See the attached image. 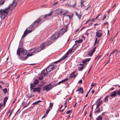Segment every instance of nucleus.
<instances>
[{"label":"nucleus","mask_w":120,"mask_h":120,"mask_svg":"<svg viewBox=\"0 0 120 120\" xmlns=\"http://www.w3.org/2000/svg\"><path fill=\"white\" fill-rule=\"evenodd\" d=\"M84 2L83 0H81V7H85V6L83 5V3Z\"/></svg>","instance_id":"b1692460"},{"label":"nucleus","mask_w":120,"mask_h":120,"mask_svg":"<svg viewBox=\"0 0 120 120\" xmlns=\"http://www.w3.org/2000/svg\"><path fill=\"white\" fill-rule=\"evenodd\" d=\"M4 92V93L5 94H6L7 92V88H6L2 90Z\"/></svg>","instance_id":"c756f323"},{"label":"nucleus","mask_w":120,"mask_h":120,"mask_svg":"<svg viewBox=\"0 0 120 120\" xmlns=\"http://www.w3.org/2000/svg\"><path fill=\"white\" fill-rule=\"evenodd\" d=\"M5 2L4 0H2L0 1V5H3Z\"/></svg>","instance_id":"a878e982"},{"label":"nucleus","mask_w":120,"mask_h":120,"mask_svg":"<svg viewBox=\"0 0 120 120\" xmlns=\"http://www.w3.org/2000/svg\"><path fill=\"white\" fill-rule=\"evenodd\" d=\"M117 92L116 91H114L111 93L110 96L112 97H114L117 95Z\"/></svg>","instance_id":"2eb2a0df"},{"label":"nucleus","mask_w":120,"mask_h":120,"mask_svg":"<svg viewBox=\"0 0 120 120\" xmlns=\"http://www.w3.org/2000/svg\"><path fill=\"white\" fill-rule=\"evenodd\" d=\"M102 101H99L98 103V104L97 105H98V106H100V105H101V104H102Z\"/></svg>","instance_id":"72a5a7b5"},{"label":"nucleus","mask_w":120,"mask_h":120,"mask_svg":"<svg viewBox=\"0 0 120 120\" xmlns=\"http://www.w3.org/2000/svg\"><path fill=\"white\" fill-rule=\"evenodd\" d=\"M22 46V42L21 41H20L19 42V45L18 48H21Z\"/></svg>","instance_id":"bb28decb"},{"label":"nucleus","mask_w":120,"mask_h":120,"mask_svg":"<svg viewBox=\"0 0 120 120\" xmlns=\"http://www.w3.org/2000/svg\"><path fill=\"white\" fill-rule=\"evenodd\" d=\"M90 21V20H88L85 23V24H86L88 22H89V21Z\"/></svg>","instance_id":"0e129e2a"},{"label":"nucleus","mask_w":120,"mask_h":120,"mask_svg":"<svg viewBox=\"0 0 120 120\" xmlns=\"http://www.w3.org/2000/svg\"><path fill=\"white\" fill-rule=\"evenodd\" d=\"M95 33L96 36L98 38L100 37L103 35L101 30H97Z\"/></svg>","instance_id":"9d476101"},{"label":"nucleus","mask_w":120,"mask_h":120,"mask_svg":"<svg viewBox=\"0 0 120 120\" xmlns=\"http://www.w3.org/2000/svg\"><path fill=\"white\" fill-rule=\"evenodd\" d=\"M26 103V102L25 101H23L22 103V105L24 106L25 105Z\"/></svg>","instance_id":"603ef678"},{"label":"nucleus","mask_w":120,"mask_h":120,"mask_svg":"<svg viewBox=\"0 0 120 120\" xmlns=\"http://www.w3.org/2000/svg\"><path fill=\"white\" fill-rule=\"evenodd\" d=\"M48 75V74L47 73H44L43 74V75L44 76H46Z\"/></svg>","instance_id":"49530a36"},{"label":"nucleus","mask_w":120,"mask_h":120,"mask_svg":"<svg viewBox=\"0 0 120 120\" xmlns=\"http://www.w3.org/2000/svg\"><path fill=\"white\" fill-rule=\"evenodd\" d=\"M96 47H95L92 50V51L93 52H94L95 51L96 49Z\"/></svg>","instance_id":"a18cd8bd"},{"label":"nucleus","mask_w":120,"mask_h":120,"mask_svg":"<svg viewBox=\"0 0 120 120\" xmlns=\"http://www.w3.org/2000/svg\"><path fill=\"white\" fill-rule=\"evenodd\" d=\"M60 61V60H58L57 61H56V62H54L53 63H58Z\"/></svg>","instance_id":"774afa93"},{"label":"nucleus","mask_w":120,"mask_h":120,"mask_svg":"<svg viewBox=\"0 0 120 120\" xmlns=\"http://www.w3.org/2000/svg\"><path fill=\"white\" fill-rule=\"evenodd\" d=\"M68 13V11H65V12L63 14H62V15H65L66 14H67Z\"/></svg>","instance_id":"58836bf2"},{"label":"nucleus","mask_w":120,"mask_h":120,"mask_svg":"<svg viewBox=\"0 0 120 120\" xmlns=\"http://www.w3.org/2000/svg\"><path fill=\"white\" fill-rule=\"evenodd\" d=\"M41 90V88L40 87H37L34 88L33 90V91L34 93L37 92L39 93L40 91Z\"/></svg>","instance_id":"ddd939ff"},{"label":"nucleus","mask_w":120,"mask_h":120,"mask_svg":"<svg viewBox=\"0 0 120 120\" xmlns=\"http://www.w3.org/2000/svg\"><path fill=\"white\" fill-rule=\"evenodd\" d=\"M90 59H86L82 61V63L84 64H86V63L89 61H90Z\"/></svg>","instance_id":"a211bd4d"},{"label":"nucleus","mask_w":120,"mask_h":120,"mask_svg":"<svg viewBox=\"0 0 120 120\" xmlns=\"http://www.w3.org/2000/svg\"><path fill=\"white\" fill-rule=\"evenodd\" d=\"M71 112V110H69V111L67 112H66V113L67 114H69V113H70V112Z\"/></svg>","instance_id":"5fc2aeb1"},{"label":"nucleus","mask_w":120,"mask_h":120,"mask_svg":"<svg viewBox=\"0 0 120 120\" xmlns=\"http://www.w3.org/2000/svg\"><path fill=\"white\" fill-rule=\"evenodd\" d=\"M96 20V19H94V18H93V19H92L91 20V21H94L95 20Z\"/></svg>","instance_id":"13d9d810"},{"label":"nucleus","mask_w":120,"mask_h":120,"mask_svg":"<svg viewBox=\"0 0 120 120\" xmlns=\"http://www.w3.org/2000/svg\"><path fill=\"white\" fill-rule=\"evenodd\" d=\"M99 25V24H98V23H96V24H94V27L95 28V26H96V25Z\"/></svg>","instance_id":"680f3d73"},{"label":"nucleus","mask_w":120,"mask_h":120,"mask_svg":"<svg viewBox=\"0 0 120 120\" xmlns=\"http://www.w3.org/2000/svg\"><path fill=\"white\" fill-rule=\"evenodd\" d=\"M44 71H45V70H43L41 72V74L43 75V74L44 73Z\"/></svg>","instance_id":"864d4df0"},{"label":"nucleus","mask_w":120,"mask_h":120,"mask_svg":"<svg viewBox=\"0 0 120 120\" xmlns=\"http://www.w3.org/2000/svg\"><path fill=\"white\" fill-rule=\"evenodd\" d=\"M41 20V19L40 18L36 21L34 22L32 25H30L29 27L26 29V30L24 32L22 38L25 36L26 34L31 32L32 30L34 29V28L38 26L39 24H40L42 22H43Z\"/></svg>","instance_id":"f03ea898"},{"label":"nucleus","mask_w":120,"mask_h":120,"mask_svg":"<svg viewBox=\"0 0 120 120\" xmlns=\"http://www.w3.org/2000/svg\"><path fill=\"white\" fill-rule=\"evenodd\" d=\"M51 43V42L50 41H48L46 42L45 43H43L41 45L40 47L36 48H39V50H40V52L41 50L44 49V48L45 46L48 45H50Z\"/></svg>","instance_id":"423d86ee"},{"label":"nucleus","mask_w":120,"mask_h":120,"mask_svg":"<svg viewBox=\"0 0 120 120\" xmlns=\"http://www.w3.org/2000/svg\"><path fill=\"white\" fill-rule=\"evenodd\" d=\"M110 96L109 95H108L104 99V101L105 102H106L108 101V98Z\"/></svg>","instance_id":"5701e85b"},{"label":"nucleus","mask_w":120,"mask_h":120,"mask_svg":"<svg viewBox=\"0 0 120 120\" xmlns=\"http://www.w3.org/2000/svg\"><path fill=\"white\" fill-rule=\"evenodd\" d=\"M94 90H92L91 91V92L92 93V94H93V93H94Z\"/></svg>","instance_id":"69168bd1"},{"label":"nucleus","mask_w":120,"mask_h":120,"mask_svg":"<svg viewBox=\"0 0 120 120\" xmlns=\"http://www.w3.org/2000/svg\"><path fill=\"white\" fill-rule=\"evenodd\" d=\"M50 109H49L48 110H47L46 112V114H48V113H49V111H50Z\"/></svg>","instance_id":"09e8293b"},{"label":"nucleus","mask_w":120,"mask_h":120,"mask_svg":"<svg viewBox=\"0 0 120 120\" xmlns=\"http://www.w3.org/2000/svg\"><path fill=\"white\" fill-rule=\"evenodd\" d=\"M8 99V98L7 97H5L4 100V106H5V105L6 104V102H7Z\"/></svg>","instance_id":"6ab92c4d"},{"label":"nucleus","mask_w":120,"mask_h":120,"mask_svg":"<svg viewBox=\"0 0 120 120\" xmlns=\"http://www.w3.org/2000/svg\"><path fill=\"white\" fill-rule=\"evenodd\" d=\"M100 14H99L98 16H97L95 18V19H97L98 18V17H99V16L100 15Z\"/></svg>","instance_id":"052dcab7"},{"label":"nucleus","mask_w":120,"mask_h":120,"mask_svg":"<svg viewBox=\"0 0 120 120\" xmlns=\"http://www.w3.org/2000/svg\"><path fill=\"white\" fill-rule=\"evenodd\" d=\"M94 52H92V51H90V52H89L88 53V55L89 56H91L93 54Z\"/></svg>","instance_id":"2f4dec72"},{"label":"nucleus","mask_w":120,"mask_h":120,"mask_svg":"<svg viewBox=\"0 0 120 120\" xmlns=\"http://www.w3.org/2000/svg\"><path fill=\"white\" fill-rule=\"evenodd\" d=\"M82 82V80H80L79 82L78 83L81 84Z\"/></svg>","instance_id":"3c124183"},{"label":"nucleus","mask_w":120,"mask_h":120,"mask_svg":"<svg viewBox=\"0 0 120 120\" xmlns=\"http://www.w3.org/2000/svg\"><path fill=\"white\" fill-rule=\"evenodd\" d=\"M116 50H113L112 52L111 53L110 55H109V56H110L112 54H113V53H115V52H116Z\"/></svg>","instance_id":"c03bdc74"},{"label":"nucleus","mask_w":120,"mask_h":120,"mask_svg":"<svg viewBox=\"0 0 120 120\" xmlns=\"http://www.w3.org/2000/svg\"><path fill=\"white\" fill-rule=\"evenodd\" d=\"M76 2H75L74 5H71L70 6L72 7H75V6L76 5Z\"/></svg>","instance_id":"c9c22d12"},{"label":"nucleus","mask_w":120,"mask_h":120,"mask_svg":"<svg viewBox=\"0 0 120 120\" xmlns=\"http://www.w3.org/2000/svg\"><path fill=\"white\" fill-rule=\"evenodd\" d=\"M54 68L53 64H52L48 66L46 69V71L47 72H49L52 71Z\"/></svg>","instance_id":"1a4fd4ad"},{"label":"nucleus","mask_w":120,"mask_h":120,"mask_svg":"<svg viewBox=\"0 0 120 120\" xmlns=\"http://www.w3.org/2000/svg\"><path fill=\"white\" fill-rule=\"evenodd\" d=\"M59 35L58 33H55L53 35L51 38V40H54L56 39L59 37Z\"/></svg>","instance_id":"9b49d317"},{"label":"nucleus","mask_w":120,"mask_h":120,"mask_svg":"<svg viewBox=\"0 0 120 120\" xmlns=\"http://www.w3.org/2000/svg\"><path fill=\"white\" fill-rule=\"evenodd\" d=\"M67 31L64 28H62L59 31V34L60 35H62L65 32Z\"/></svg>","instance_id":"f8f14e48"},{"label":"nucleus","mask_w":120,"mask_h":120,"mask_svg":"<svg viewBox=\"0 0 120 120\" xmlns=\"http://www.w3.org/2000/svg\"><path fill=\"white\" fill-rule=\"evenodd\" d=\"M107 16V15H106L105 14L103 15V20H105L106 18V17Z\"/></svg>","instance_id":"4c0bfd02"},{"label":"nucleus","mask_w":120,"mask_h":120,"mask_svg":"<svg viewBox=\"0 0 120 120\" xmlns=\"http://www.w3.org/2000/svg\"><path fill=\"white\" fill-rule=\"evenodd\" d=\"M53 103H50L49 108H52L53 106Z\"/></svg>","instance_id":"f704fd0d"},{"label":"nucleus","mask_w":120,"mask_h":120,"mask_svg":"<svg viewBox=\"0 0 120 120\" xmlns=\"http://www.w3.org/2000/svg\"><path fill=\"white\" fill-rule=\"evenodd\" d=\"M100 109H99L96 112H97V113H98L100 112Z\"/></svg>","instance_id":"bf43d9fd"},{"label":"nucleus","mask_w":120,"mask_h":120,"mask_svg":"<svg viewBox=\"0 0 120 120\" xmlns=\"http://www.w3.org/2000/svg\"><path fill=\"white\" fill-rule=\"evenodd\" d=\"M58 3V2L57 1H56V2L54 3L52 5L53 6H55Z\"/></svg>","instance_id":"37998d69"},{"label":"nucleus","mask_w":120,"mask_h":120,"mask_svg":"<svg viewBox=\"0 0 120 120\" xmlns=\"http://www.w3.org/2000/svg\"><path fill=\"white\" fill-rule=\"evenodd\" d=\"M39 81L38 79H35L33 82L32 84L34 85L37 84L39 82Z\"/></svg>","instance_id":"f3484780"},{"label":"nucleus","mask_w":120,"mask_h":120,"mask_svg":"<svg viewBox=\"0 0 120 120\" xmlns=\"http://www.w3.org/2000/svg\"><path fill=\"white\" fill-rule=\"evenodd\" d=\"M17 54L19 57V59L21 60H26L28 56V54L26 56H25L27 54V52L25 50L22 48H18L17 51Z\"/></svg>","instance_id":"7ed1b4c3"},{"label":"nucleus","mask_w":120,"mask_h":120,"mask_svg":"<svg viewBox=\"0 0 120 120\" xmlns=\"http://www.w3.org/2000/svg\"><path fill=\"white\" fill-rule=\"evenodd\" d=\"M116 92H117V94L120 95V89L117 90Z\"/></svg>","instance_id":"e433bc0d"},{"label":"nucleus","mask_w":120,"mask_h":120,"mask_svg":"<svg viewBox=\"0 0 120 120\" xmlns=\"http://www.w3.org/2000/svg\"><path fill=\"white\" fill-rule=\"evenodd\" d=\"M77 72L76 71L73 72L70 75L69 78H73L77 75Z\"/></svg>","instance_id":"4468645a"},{"label":"nucleus","mask_w":120,"mask_h":120,"mask_svg":"<svg viewBox=\"0 0 120 120\" xmlns=\"http://www.w3.org/2000/svg\"><path fill=\"white\" fill-rule=\"evenodd\" d=\"M68 25H66L65 27V28L66 30L67 31V30L68 29Z\"/></svg>","instance_id":"6e6d98bb"},{"label":"nucleus","mask_w":120,"mask_h":120,"mask_svg":"<svg viewBox=\"0 0 120 120\" xmlns=\"http://www.w3.org/2000/svg\"><path fill=\"white\" fill-rule=\"evenodd\" d=\"M40 50L39 48H37L30 49L28 52L29 54H28V56H32L33 55V54H35L39 52Z\"/></svg>","instance_id":"20e7f679"},{"label":"nucleus","mask_w":120,"mask_h":120,"mask_svg":"<svg viewBox=\"0 0 120 120\" xmlns=\"http://www.w3.org/2000/svg\"><path fill=\"white\" fill-rule=\"evenodd\" d=\"M34 87V85H33L32 83H30V88L31 90L33 89V90L34 88H33V87Z\"/></svg>","instance_id":"c85d7f7f"},{"label":"nucleus","mask_w":120,"mask_h":120,"mask_svg":"<svg viewBox=\"0 0 120 120\" xmlns=\"http://www.w3.org/2000/svg\"><path fill=\"white\" fill-rule=\"evenodd\" d=\"M65 10L61 8H58L56 10L55 13L56 14L58 15H61L65 11Z\"/></svg>","instance_id":"6e6552de"},{"label":"nucleus","mask_w":120,"mask_h":120,"mask_svg":"<svg viewBox=\"0 0 120 120\" xmlns=\"http://www.w3.org/2000/svg\"><path fill=\"white\" fill-rule=\"evenodd\" d=\"M68 53H67L64 55V58H63V59H64L68 55Z\"/></svg>","instance_id":"ea45409f"},{"label":"nucleus","mask_w":120,"mask_h":120,"mask_svg":"<svg viewBox=\"0 0 120 120\" xmlns=\"http://www.w3.org/2000/svg\"><path fill=\"white\" fill-rule=\"evenodd\" d=\"M76 91H79L78 94H79L80 93L82 94L83 92V89L82 88H80L78 90H77Z\"/></svg>","instance_id":"dca6fc26"},{"label":"nucleus","mask_w":120,"mask_h":120,"mask_svg":"<svg viewBox=\"0 0 120 120\" xmlns=\"http://www.w3.org/2000/svg\"><path fill=\"white\" fill-rule=\"evenodd\" d=\"M68 80V79L67 78H66L64 79H63L62 81H60L58 83L59 84H60L61 83L63 82H66L67 81V80Z\"/></svg>","instance_id":"412c9836"},{"label":"nucleus","mask_w":120,"mask_h":120,"mask_svg":"<svg viewBox=\"0 0 120 120\" xmlns=\"http://www.w3.org/2000/svg\"><path fill=\"white\" fill-rule=\"evenodd\" d=\"M111 11V10L110 9H109L108 11V14H109V12Z\"/></svg>","instance_id":"e2e57ef3"},{"label":"nucleus","mask_w":120,"mask_h":120,"mask_svg":"<svg viewBox=\"0 0 120 120\" xmlns=\"http://www.w3.org/2000/svg\"><path fill=\"white\" fill-rule=\"evenodd\" d=\"M97 38H96V40L95 41V43L94 44V45L96 43L97 41Z\"/></svg>","instance_id":"4d7b16f0"},{"label":"nucleus","mask_w":120,"mask_h":120,"mask_svg":"<svg viewBox=\"0 0 120 120\" xmlns=\"http://www.w3.org/2000/svg\"><path fill=\"white\" fill-rule=\"evenodd\" d=\"M52 13V11H51L49 14L45 15L44 16H42L40 17L43 22H44L47 17L51 16Z\"/></svg>","instance_id":"0eeeda50"},{"label":"nucleus","mask_w":120,"mask_h":120,"mask_svg":"<svg viewBox=\"0 0 120 120\" xmlns=\"http://www.w3.org/2000/svg\"><path fill=\"white\" fill-rule=\"evenodd\" d=\"M20 109H19L17 111V112H16V113H15V116L16 115H17V113L19 112V110H20Z\"/></svg>","instance_id":"8fccbe9b"},{"label":"nucleus","mask_w":120,"mask_h":120,"mask_svg":"<svg viewBox=\"0 0 120 120\" xmlns=\"http://www.w3.org/2000/svg\"><path fill=\"white\" fill-rule=\"evenodd\" d=\"M83 40L82 39H81L78 40L76 41H75V43H80L82 42Z\"/></svg>","instance_id":"393cba45"},{"label":"nucleus","mask_w":120,"mask_h":120,"mask_svg":"<svg viewBox=\"0 0 120 120\" xmlns=\"http://www.w3.org/2000/svg\"><path fill=\"white\" fill-rule=\"evenodd\" d=\"M75 15L77 16L79 18V19H80V18L81 17V15H79L78 13L77 12L75 11Z\"/></svg>","instance_id":"4be33fe9"},{"label":"nucleus","mask_w":120,"mask_h":120,"mask_svg":"<svg viewBox=\"0 0 120 120\" xmlns=\"http://www.w3.org/2000/svg\"><path fill=\"white\" fill-rule=\"evenodd\" d=\"M38 78L39 80H41L43 79V77L42 75H39L38 76Z\"/></svg>","instance_id":"aec40b11"},{"label":"nucleus","mask_w":120,"mask_h":120,"mask_svg":"<svg viewBox=\"0 0 120 120\" xmlns=\"http://www.w3.org/2000/svg\"><path fill=\"white\" fill-rule=\"evenodd\" d=\"M101 98H99L97 101H96V103L98 101H99L101 100Z\"/></svg>","instance_id":"338daca9"},{"label":"nucleus","mask_w":120,"mask_h":120,"mask_svg":"<svg viewBox=\"0 0 120 120\" xmlns=\"http://www.w3.org/2000/svg\"><path fill=\"white\" fill-rule=\"evenodd\" d=\"M84 67L83 66L82 67H79V71H82Z\"/></svg>","instance_id":"473e14b6"},{"label":"nucleus","mask_w":120,"mask_h":120,"mask_svg":"<svg viewBox=\"0 0 120 120\" xmlns=\"http://www.w3.org/2000/svg\"><path fill=\"white\" fill-rule=\"evenodd\" d=\"M96 83H92L91 84V86H95L96 85Z\"/></svg>","instance_id":"a19ab883"},{"label":"nucleus","mask_w":120,"mask_h":120,"mask_svg":"<svg viewBox=\"0 0 120 120\" xmlns=\"http://www.w3.org/2000/svg\"><path fill=\"white\" fill-rule=\"evenodd\" d=\"M41 101L40 100H38V101H37L35 102H34L33 103V104L34 105H36L38 104V103H39Z\"/></svg>","instance_id":"cd10ccee"},{"label":"nucleus","mask_w":120,"mask_h":120,"mask_svg":"<svg viewBox=\"0 0 120 120\" xmlns=\"http://www.w3.org/2000/svg\"><path fill=\"white\" fill-rule=\"evenodd\" d=\"M102 117L100 116H98L97 118V120H102Z\"/></svg>","instance_id":"7c9ffc66"},{"label":"nucleus","mask_w":120,"mask_h":120,"mask_svg":"<svg viewBox=\"0 0 120 120\" xmlns=\"http://www.w3.org/2000/svg\"><path fill=\"white\" fill-rule=\"evenodd\" d=\"M30 102L29 101V102L28 103V104H27V105H26L23 108H25V107H27L28 106Z\"/></svg>","instance_id":"de8ad7c7"},{"label":"nucleus","mask_w":120,"mask_h":120,"mask_svg":"<svg viewBox=\"0 0 120 120\" xmlns=\"http://www.w3.org/2000/svg\"><path fill=\"white\" fill-rule=\"evenodd\" d=\"M56 85L55 84L52 85L51 84H49V85L45 86L43 88V90H45L46 92H49L54 87L56 86Z\"/></svg>","instance_id":"39448f33"},{"label":"nucleus","mask_w":120,"mask_h":120,"mask_svg":"<svg viewBox=\"0 0 120 120\" xmlns=\"http://www.w3.org/2000/svg\"><path fill=\"white\" fill-rule=\"evenodd\" d=\"M66 16H67L68 17L70 20H71V19L72 18V17H71L70 15H66Z\"/></svg>","instance_id":"79ce46f5"},{"label":"nucleus","mask_w":120,"mask_h":120,"mask_svg":"<svg viewBox=\"0 0 120 120\" xmlns=\"http://www.w3.org/2000/svg\"><path fill=\"white\" fill-rule=\"evenodd\" d=\"M16 0H14L12 2V4H11L8 6L6 8L4 9H1L0 10V15L1 16V18L2 19H4L6 15H7L8 12L10 8L12 6L11 11L15 9L17 4V2H16Z\"/></svg>","instance_id":"f257e3e1"}]
</instances>
